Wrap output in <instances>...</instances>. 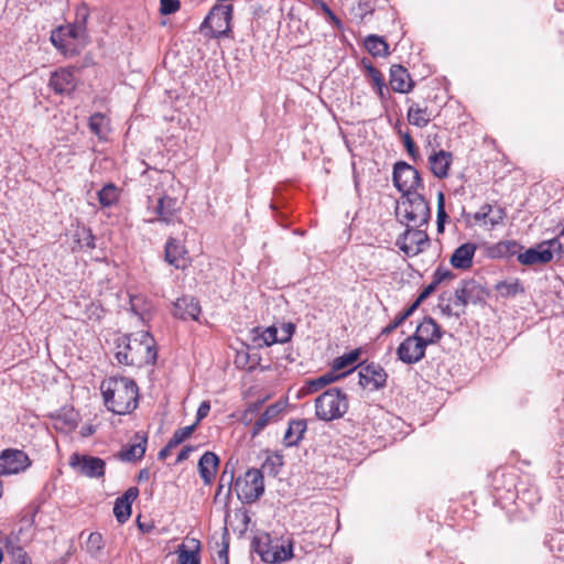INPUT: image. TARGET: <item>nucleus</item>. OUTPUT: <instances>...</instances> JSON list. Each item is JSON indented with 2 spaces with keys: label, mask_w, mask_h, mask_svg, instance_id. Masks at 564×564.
Segmentation results:
<instances>
[{
  "label": "nucleus",
  "mask_w": 564,
  "mask_h": 564,
  "mask_svg": "<svg viewBox=\"0 0 564 564\" xmlns=\"http://www.w3.org/2000/svg\"><path fill=\"white\" fill-rule=\"evenodd\" d=\"M452 161L453 154L451 152L444 150L434 151L429 156L430 170L435 177L445 178L448 175Z\"/></svg>",
  "instance_id": "obj_23"
},
{
  "label": "nucleus",
  "mask_w": 564,
  "mask_h": 564,
  "mask_svg": "<svg viewBox=\"0 0 564 564\" xmlns=\"http://www.w3.org/2000/svg\"><path fill=\"white\" fill-rule=\"evenodd\" d=\"M555 247L561 250L562 245L557 239H552L518 253L517 259L523 265L545 264L553 259Z\"/></svg>",
  "instance_id": "obj_12"
},
{
  "label": "nucleus",
  "mask_w": 564,
  "mask_h": 564,
  "mask_svg": "<svg viewBox=\"0 0 564 564\" xmlns=\"http://www.w3.org/2000/svg\"><path fill=\"white\" fill-rule=\"evenodd\" d=\"M492 212V206L490 204H485L479 212H477L475 215H474V219L476 221H481V220H486L487 218L490 217V214Z\"/></svg>",
  "instance_id": "obj_62"
},
{
  "label": "nucleus",
  "mask_w": 564,
  "mask_h": 564,
  "mask_svg": "<svg viewBox=\"0 0 564 564\" xmlns=\"http://www.w3.org/2000/svg\"><path fill=\"white\" fill-rule=\"evenodd\" d=\"M449 300H451L449 297H446V293H443L442 295H440L438 307H440L442 314L446 317L455 316L456 318H459L462 315H464L466 313V311L463 310L462 307H458L459 308L458 311H453Z\"/></svg>",
  "instance_id": "obj_42"
},
{
  "label": "nucleus",
  "mask_w": 564,
  "mask_h": 564,
  "mask_svg": "<svg viewBox=\"0 0 564 564\" xmlns=\"http://www.w3.org/2000/svg\"><path fill=\"white\" fill-rule=\"evenodd\" d=\"M360 355H361L360 348H356L347 354H344V355L335 358L333 361V370L339 371L349 366H352L355 362L358 361Z\"/></svg>",
  "instance_id": "obj_38"
},
{
  "label": "nucleus",
  "mask_w": 564,
  "mask_h": 564,
  "mask_svg": "<svg viewBox=\"0 0 564 564\" xmlns=\"http://www.w3.org/2000/svg\"><path fill=\"white\" fill-rule=\"evenodd\" d=\"M426 347L413 335L408 336L397 348L398 358L408 365L421 361L425 357Z\"/></svg>",
  "instance_id": "obj_15"
},
{
  "label": "nucleus",
  "mask_w": 564,
  "mask_h": 564,
  "mask_svg": "<svg viewBox=\"0 0 564 564\" xmlns=\"http://www.w3.org/2000/svg\"><path fill=\"white\" fill-rule=\"evenodd\" d=\"M100 391L106 408L115 414L132 413L139 404V388L127 377H109L101 381Z\"/></svg>",
  "instance_id": "obj_1"
},
{
  "label": "nucleus",
  "mask_w": 564,
  "mask_h": 564,
  "mask_svg": "<svg viewBox=\"0 0 564 564\" xmlns=\"http://www.w3.org/2000/svg\"><path fill=\"white\" fill-rule=\"evenodd\" d=\"M406 117L410 124L424 128L431 122L433 115L426 106L414 102L409 107Z\"/></svg>",
  "instance_id": "obj_29"
},
{
  "label": "nucleus",
  "mask_w": 564,
  "mask_h": 564,
  "mask_svg": "<svg viewBox=\"0 0 564 564\" xmlns=\"http://www.w3.org/2000/svg\"><path fill=\"white\" fill-rule=\"evenodd\" d=\"M448 216L445 212V196L442 192L437 195V229L438 231L443 230V224Z\"/></svg>",
  "instance_id": "obj_49"
},
{
  "label": "nucleus",
  "mask_w": 564,
  "mask_h": 564,
  "mask_svg": "<svg viewBox=\"0 0 564 564\" xmlns=\"http://www.w3.org/2000/svg\"><path fill=\"white\" fill-rule=\"evenodd\" d=\"M409 317L405 315L404 312L399 313L395 318L388 324L386 327L382 328L380 336H388L392 332H394L405 319Z\"/></svg>",
  "instance_id": "obj_51"
},
{
  "label": "nucleus",
  "mask_w": 564,
  "mask_h": 564,
  "mask_svg": "<svg viewBox=\"0 0 564 564\" xmlns=\"http://www.w3.org/2000/svg\"><path fill=\"white\" fill-rule=\"evenodd\" d=\"M228 552H229V541H228V539H226V536H224L223 545L217 551V554L214 557L215 564H229Z\"/></svg>",
  "instance_id": "obj_52"
},
{
  "label": "nucleus",
  "mask_w": 564,
  "mask_h": 564,
  "mask_svg": "<svg viewBox=\"0 0 564 564\" xmlns=\"http://www.w3.org/2000/svg\"><path fill=\"white\" fill-rule=\"evenodd\" d=\"M401 137H402L403 144L406 149L409 156L414 162H416L420 159V153H419V150H417L412 137L410 135V133L408 131L404 133H401Z\"/></svg>",
  "instance_id": "obj_48"
},
{
  "label": "nucleus",
  "mask_w": 564,
  "mask_h": 564,
  "mask_svg": "<svg viewBox=\"0 0 564 564\" xmlns=\"http://www.w3.org/2000/svg\"><path fill=\"white\" fill-rule=\"evenodd\" d=\"M6 549L14 564H32L24 549L19 545H13L9 539H7Z\"/></svg>",
  "instance_id": "obj_41"
},
{
  "label": "nucleus",
  "mask_w": 564,
  "mask_h": 564,
  "mask_svg": "<svg viewBox=\"0 0 564 564\" xmlns=\"http://www.w3.org/2000/svg\"><path fill=\"white\" fill-rule=\"evenodd\" d=\"M359 384L369 391H377L386 388L388 373L384 368L376 362L358 365Z\"/></svg>",
  "instance_id": "obj_13"
},
{
  "label": "nucleus",
  "mask_w": 564,
  "mask_h": 564,
  "mask_svg": "<svg viewBox=\"0 0 564 564\" xmlns=\"http://www.w3.org/2000/svg\"><path fill=\"white\" fill-rule=\"evenodd\" d=\"M392 181L403 196L412 195L423 187L419 171L404 161H399L394 164Z\"/></svg>",
  "instance_id": "obj_7"
},
{
  "label": "nucleus",
  "mask_w": 564,
  "mask_h": 564,
  "mask_svg": "<svg viewBox=\"0 0 564 564\" xmlns=\"http://www.w3.org/2000/svg\"><path fill=\"white\" fill-rule=\"evenodd\" d=\"M276 466H282L281 456L268 457L262 465V469L270 470V473H273L275 475L278 474V470L275 469Z\"/></svg>",
  "instance_id": "obj_59"
},
{
  "label": "nucleus",
  "mask_w": 564,
  "mask_h": 564,
  "mask_svg": "<svg viewBox=\"0 0 564 564\" xmlns=\"http://www.w3.org/2000/svg\"><path fill=\"white\" fill-rule=\"evenodd\" d=\"M62 29V31L64 32V34H66L67 39H80L84 34H85V31L80 25L78 24H68L66 26H59Z\"/></svg>",
  "instance_id": "obj_55"
},
{
  "label": "nucleus",
  "mask_w": 564,
  "mask_h": 564,
  "mask_svg": "<svg viewBox=\"0 0 564 564\" xmlns=\"http://www.w3.org/2000/svg\"><path fill=\"white\" fill-rule=\"evenodd\" d=\"M295 333V325L293 323H283L281 327V336H279L280 344L289 343Z\"/></svg>",
  "instance_id": "obj_56"
},
{
  "label": "nucleus",
  "mask_w": 564,
  "mask_h": 564,
  "mask_svg": "<svg viewBox=\"0 0 564 564\" xmlns=\"http://www.w3.org/2000/svg\"><path fill=\"white\" fill-rule=\"evenodd\" d=\"M219 458L213 452H205L198 460V473L205 485H210L216 476Z\"/></svg>",
  "instance_id": "obj_25"
},
{
  "label": "nucleus",
  "mask_w": 564,
  "mask_h": 564,
  "mask_svg": "<svg viewBox=\"0 0 564 564\" xmlns=\"http://www.w3.org/2000/svg\"><path fill=\"white\" fill-rule=\"evenodd\" d=\"M377 0H358L357 6L351 8L354 19L364 21L367 15H371L376 9Z\"/></svg>",
  "instance_id": "obj_39"
},
{
  "label": "nucleus",
  "mask_w": 564,
  "mask_h": 564,
  "mask_svg": "<svg viewBox=\"0 0 564 564\" xmlns=\"http://www.w3.org/2000/svg\"><path fill=\"white\" fill-rule=\"evenodd\" d=\"M87 551L97 555L104 549V539L99 532H91L86 543Z\"/></svg>",
  "instance_id": "obj_45"
},
{
  "label": "nucleus",
  "mask_w": 564,
  "mask_h": 564,
  "mask_svg": "<svg viewBox=\"0 0 564 564\" xmlns=\"http://www.w3.org/2000/svg\"><path fill=\"white\" fill-rule=\"evenodd\" d=\"M497 249L501 256L516 254L522 247L516 241H501L497 245Z\"/></svg>",
  "instance_id": "obj_50"
},
{
  "label": "nucleus",
  "mask_w": 564,
  "mask_h": 564,
  "mask_svg": "<svg viewBox=\"0 0 564 564\" xmlns=\"http://www.w3.org/2000/svg\"><path fill=\"white\" fill-rule=\"evenodd\" d=\"M361 64L365 67L368 77L371 79L373 87L377 90L378 96L380 99H384V87L386 82L382 73L377 69L375 66H372L371 62L367 58L361 59Z\"/></svg>",
  "instance_id": "obj_33"
},
{
  "label": "nucleus",
  "mask_w": 564,
  "mask_h": 564,
  "mask_svg": "<svg viewBox=\"0 0 564 564\" xmlns=\"http://www.w3.org/2000/svg\"><path fill=\"white\" fill-rule=\"evenodd\" d=\"M52 44L64 55L68 53V39L61 28L55 29L51 34Z\"/></svg>",
  "instance_id": "obj_44"
},
{
  "label": "nucleus",
  "mask_w": 564,
  "mask_h": 564,
  "mask_svg": "<svg viewBox=\"0 0 564 564\" xmlns=\"http://www.w3.org/2000/svg\"><path fill=\"white\" fill-rule=\"evenodd\" d=\"M232 10V4L220 3L214 6L204 19L200 30L208 29L210 32L209 36L215 39L228 36L231 31Z\"/></svg>",
  "instance_id": "obj_6"
},
{
  "label": "nucleus",
  "mask_w": 564,
  "mask_h": 564,
  "mask_svg": "<svg viewBox=\"0 0 564 564\" xmlns=\"http://www.w3.org/2000/svg\"><path fill=\"white\" fill-rule=\"evenodd\" d=\"M307 429L306 420L297 419L291 420L289 426L284 433L283 442L288 447L296 446Z\"/></svg>",
  "instance_id": "obj_27"
},
{
  "label": "nucleus",
  "mask_w": 564,
  "mask_h": 564,
  "mask_svg": "<svg viewBox=\"0 0 564 564\" xmlns=\"http://www.w3.org/2000/svg\"><path fill=\"white\" fill-rule=\"evenodd\" d=\"M403 197L405 198L402 200L404 218L415 227L427 225L431 218V209L424 196L416 192Z\"/></svg>",
  "instance_id": "obj_8"
},
{
  "label": "nucleus",
  "mask_w": 564,
  "mask_h": 564,
  "mask_svg": "<svg viewBox=\"0 0 564 564\" xmlns=\"http://www.w3.org/2000/svg\"><path fill=\"white\" fill-rule=\"evenodd\" d=\"M348 409V395L339 388H329L315 399V415L321 421L341 419Z\"/></svg>",
  "instance_id": "obj_3"
},
{
  "label": "nucleus",
  "mask_w": 564,
  "mask_h": 564,
  "mask_svg": "<svg viewBox=\"0 0 564 564\" xmlns=\"http://www.w3.org/2000/svg\"><path fill=\"white\" fill-rule=\"evenodd\" d=\"M180 209L181 207L176 198L163 195L158 199L154 207L156 218L151 219L150 223L160 221L166 225L172 224Z\"/></svg>",
  "instance_id": "obj_20"
},
{
  "label": "nucleus",
  "mask_w": 564,
  "mask_h": 564,
  "mask_svg": "<svg viewBox=\"0 0 564 564\" xmlns=\"http://www.w3.org/2000/svg\"><path fill=\"white\" fill-rule=\"evenodd\" d=\"M227 468H228V464L226 465L225 470L223 471V474L220 476V480H219V485H218V488H217V491H216V496H218L223 491L225 482L228 484V495L231 492V487H232V484H234V471L231 470L230 473H228Z\"/></svg>",
  "instance_id": "obj_54"
},
{
  "label": "nucleus",
  "mask_w": 564,
  "mask_h": 564,
  "mask_svg": "<svg viewBox=\"0 0 564 564\" xmlns=\"http://www.w3.org/2000/svg\"><path fill=\"white\" fill-rule=\"evenodd\" d=\"M234 488L238 499L246 505L259 500L264 492L263 474L260 469L250 468L243 476L234 479Z\"/></svg>",
  "instance_id": "obj_5"
},
{
  "label": "nucleus",
  "mask_w": 564,
  "mask_h": 564,
  "mask_svg": "<svg viewBox=\"0 0 564 564\" xmlns=\"http://www.w3.org/2000/svg\"><path fill=\"white\" fill-rule=\"evenodd\" d=\"M252 546L265 563H281L293 556L290 539L272 538L269 533L256 535Z\"/></svg>",
  "instance_id": "obj_4"
},
{
  "label": "nucleus",
  "mask_w": 564,
  "mask_h": 564,
  "mask_svg": "<svg viewBox=\"0 0 564 564\" xmlns=\"http://www.w3.org/2000/svg\"><path fill=\"white\" fill-rule=\"evenodd\" d=\"M316 7L321 9V11L325 14L326 19L333 24L337 30L343 29V23L340 19L332 11V9L324 1L316 2Z\"/></svg>",
  "instance_id": "obj_46"
},
{
  "label": "nucleus",
  "mask_w": 564,
  "mask_h": 564,
  "mask_svg": "<svg viewBox=\"0 0 564 564\" xmlns=\"http://www.w3.org/2000/svg\"><path fill=\"white\" fill-rule=\"evenodd\" d=\"M476 245L473 242H466L455 249L451 257V264L455 269L467 270L473 265V259L476 252Z\"/></svg>",
  "instance_id": "obj_24"
},
{
  "label": "nucleus",
  "mask_w": 564,
  "mask_h": 564,
  "mask_svg": "<svg viewBox=\"0 0 564 564\" xmlns=\"http://www.w3.org/2000/svg\"><path fill=\"white\" fill-rule=\"evenodd\" d=\"M48 86L58 95H69L77 86V78L72 68H59L52 73Z\"/></svg>",
  "instance_id": "obj_16"
},
{
  "label": "nucleus",
  "mask_w": 564,
  "mask_h": 564,
  "mask_svg": "<svg viewBox=\"0 0 564 564\" xmlns=\"http://www.w3.org/2000/svg\"><path fill=\"white\" fill-rule=\"evenodd\" d=\"M69 465L82 475L89 478H100L105 475L104 459L89 455L73 454L69 457Z\"/></svg>",
  "instance_id": "obj_14"
},
{
  "label": "nucleus",
  "mask_w": 564,
  "mask_h": 564,
  "mask_svg": "<svg viewBox=\"0 0 564 564\" xmlns=\"http://www.w3.org/2000/svg\"><path fill=\"white\" fill-rule=\"evenodd\" d=\"M88 17V8L86 6H82L76 11V18L74 23L80 25L84 30H86Z\"/></svg>",
  "instance_id": "obj_58"
},
{
  "label": "nucleus",
  "mask_w": 564,
  "mask_h": 564,
  "mask_svg": "<svg viewBox=\"0 0 564 564\" xmlns=\"http://www.w3.org/2000/svg\"><path fill=\"white\" fill-rule=\"evenodd\" d=\"M354 370V368L351 369V371ZM350 372V370L348 371V373ZM347 375V372H344L341 373L340 376H337V375H334L333 372H327L325 375H322L315 379H311L306 382L307 384V390L308 392L313 393V392H317L318 390H321L322 388L333 383L334 381H336L337 379H339L340 377H345Z\"/></svg>",
  "instance_id": "obj_37"
},
{
  "label": "nucleus",
  "mask_w": 564,
  "mask_h": 564,
  "mask_svg": "<svg viewBox=\"0 0 564 564\" xmlns=\"http://www.w3.org/2000/svg\"><path fill=\"white\" fill-rule=\"evenodd\" d=\"M390 86L395 93L406 94L414 87V82L405 67L394 64L390 68Z\"/></svg>",
  "instance_id": "obj_22"
},
{
  "label": "nucleus",
  "mask_w": 564,
  "mask_h": 564,
  "mask_svg": "<svg viewBox=\"0 0 564 564\" xmlns=\"http://www.w3.org/2000/svg\"><path fill=\"white\" fill-rule=\"evenodd\" d=\"M413 336L427 347L429 345L436 344L443 336L440 325L431 316H425L417 325Z\"/></svg>",
  "instance_id": "obj_17"
},
{
  "label": "nucleus",
  "mask_w": 564,
  "mask_h": 564,
  "mask_svg": "<svg viewBox=\"0 0 564 564\" xmlns=\"http://www.w3.org/2000/svg\"><path fill=\"white\" fill-rule=\"evenodd\" d=\"M490 215L491 216L489 217V224L491 226H496V225L502 223V220L507 216L506 209L503 207H497L496 209L492 208V212Z\"/></svg>",
  "instance_id": "obj_60"
},
{
  "label": "nucleus",
  "mask_w": 564,
  "mask_h": 564,
  "mask_svg": "<svg viewBox=\"0 0 564 564\" xmlns=\"http://www.w3.org/2000/svg\"><path fill=\"white\" fill-rule=\"evenodd\" d=\"M196 424H192L188 426L180 427L174 431L172 437L169 440L175 447L181 445L184 441L191 437V435L196 430Z\"/></svg>",
  "instance_id": "obj_43"
},
{
  "label": "nucleus",
  "mask_w": 564,
  "mask_h": 564,
  "mask_svg": "<svg viewBox=\"0 0 564 564\" xmlns=\"http://www.w3.org/2000/svg\"><path fill=\"white\" fill-rule=\"evenodd\" d=\"M138 496L139 489L137 487H130L122 496L116 499L113 514L119 523H124L129 520L132 512V502Z\"/></svg>",
  "instance_id": "obj_21"
},
{
  "label": "nucleus",
  "mask_w": 564,
  "mask_h": 564,
  "mask_svg": "<svg viewBox=\"0 0 564 564\" xmlns=\"http://www.w3.org/2000/svg\"><path fill=\"white\" fill-rule=\"evenodd\" d=\"M115 358L120 365L141 368L154 365L158 350L154 338L148 332H142L140 338L123 335L116 339Z\"/></svg>",
  "instance_id": "obj_2"
},
{
  "label": "nucleus",
  "mask_w": 564,
  "mask_h": 564,
  "mask_svg": "<svg viewBox=\"0 0 564 564\" xmlns=\"http://www.w3.org/2000/svg\"><path fill=\"white\" fill-rule=\"evenodd\" d=\"M32 464L29 455L17 448H6L0 453V475L9 476L25 471Z\"/></svg>",
  "instance_id": "obj_11"
},
{
  "label": "nucleus",
  "mask_w": 564,
  "mask_h": 564,
  "mask_svg": "<svg viewBox=\"0 0 564 564\" xmlns=\"http://www.w3.org/2000/svg\"><path fill=\"white\" fill-rule=\"evenodd\" d=\"M209 411H210L209 401H203L197 409L196 421L194 424H196V426H197L199 424V422L208 415Z\"/></svg>",
  "instance_id": "obj_61"
},
{
  "label": "nucleus",
  "mask_w": 564,
  "mask_h": 564,
  "mask_svg": "<svg viewBox=\"0 0 564 564\" xmlns=\"http://www.w3.org/2000/svg\"><path fill=\"white\" fill-rule=\"evenodd\" d=\"M252 341L257 347L272 346L273 344H280L278 336V328L272 325L264 329L261 327H254L251 329Z\"/></svg>",
  "instance_id": "obj_28"
},
{
  "label": "nucleus",
  "mask_w": 564,
  "mask_h": 564,
  "mask_svg": "<svg viewBox=\"0 0 564 564\" xmlns=\"http://www.w3.org/2000/svg\"><path fill=\"white\" fill-rule=\"evenodd\" d=\"M59 423H63L65 427H67L68 430L75 429L77 425L76 414L73 411H70L69 413H66L65 419H62L61 415H57L55 426L61 427L58 425Z\"/></svg>",
  "instance_id": "obj_57"
},
{
  "label": "nucleus",
  "mask_w": 564,
  "mask_h": 564,
  "mask_svg": "<svg viewBox=\"0 0 564 564\" xmlns=\"http://www.w3.org/2000/svg\"><path fill=\"white\" fill-rule=\"evenodd\" d=\"M395 246L408 257H414L430 246V238L425 230L406 226V229L397 238Z\"/></svg>",
  "instance_id": "obj_9"
},
{
  "label": "nucleus",
  "mask_w": 564,
  "mask_h": 564,
  "mask_svg": "<svg viewBox=\"0 0 564 564\" xmlns=\"http://www.w3.org/2000/svg\"><path fill=\"white\" fill-rule=\"evenodd\" d=\"M365 47L373 57L387 56L389 54V45L386 40L379 35H368L365 40Z\"/></svg>",
  "instance_id": "obj_34"
},
{
  "label": "nucleus",
  "mask_w": 564,
  "mask_h": 564,
  "mask_svg": "<svg viewBox=\"0 0 564 564\" xmlns=\"http://www.w3.org/2000/svg\"><path fill=\"white\" fill-rule=\"evenodd\" d=\"M285 409V403L278 401L269 405L265 411L258 417L252 426V436L260 434V432L272 421H275Z\"/></svg>",
  "instance_id": "obj_26"
},
{
  "label": "nucleus",
  "mask_w": 564,
  "mask_h": 564,
  "mask_svg": "<svg viewBox=\"0 0 564 564\" xmlns=\"http://www.w3.org/2000/svg\"><path fill=\"white\" fill-rule=\"evenodd\" d=\"M496 290L502 297H511L524 292V288L518 280L513 282L501 281L497 283Z\"/></svg>",
  "instance_id": "obj_40"
},
{
  "label": "nucleus",
  "mask_w": 564,
  "mask_h": 564,
  "mask_svg": "<svg viewBox=\"0 0 564 564\" xmlns=\"http://www.w3.org/2000/svg\"><path fill=\"white\" fill-rule=\"evenodd\" d=\"M454 278L455 274L451 270L438 267L433 273L432 282L427 286H425L419 294V302H423L424 300H426L442 282L446 280H452Z\"/></svg>",
  "instance_id": "obj_30"
},
{
  "label": "nucleus",
  "mask_w": 564,
  "mask_h": 564,
  "mask_svg": "<svg viewBox=\"0 0 564 564\" xmlns=\"http://www.w3.org/2000/svg\"><path fill=\"white\" fill-rule=\"evenodd\" d=\"M487 292L474 279L462 280L459 286L454 292V305L466 308L468 304H478L485 302Z\"/></svg>",
  "instance_id": "obj_10"
},
{
  "label": "nucleus",
  "mask_w": 564,
  "mask_h": 564,
  "mask_svg": "<svg viewBox=\"0 0 564 564\" xmlns=\"http://www.w3.org/2000/svg\"><path fill=\"white\" fill-rule=\"evenodd\" d=\"M95 236L89 228H83L78 232V243L82 248L94 249L96 247Z\"/></svg>",
  "instance_id": "obj_47"
},
{
  "label": "nucleus",
  "mask_w": 564,
  "mask_h": 564,
  "mask_svg": "<svg viewBox=\"0 0 564 564\" xmlns=\"http://www.w3.org/2000/svg\"><path fill=\"white\" fill-rule=\"evenodd\" d=\"M195 449L194 446H191V445H187V446H184L181 452L177 454V457H176V460H175V464H180L184 460H186L191 453Z\"/></svg>",
  "instance_id": "obj_63"
},
{
  "label": "nucleus",
  "mask_w": 564,
  "mask_h": 564,
  "mask_svg": "<svg viewBox=\"0 0 564 564\" xmlns=\"http://www.w3.org/2000/svg\"><path fill=\"white\" fill-rule=\"evenodd\" d=\"M172 314L182 321H198L200 315L199 302L193 296H183L174 302Z\"/></svg>",
  "instance_id": "obj_19"
},
{
  "label": "nucleus",
  "mask_w": 564,
  "mask_h": 564,
  "mask_svg": "<svg viewBox=\"0 0 564 564\" xmlns=\"http://www.w3.org/2000/svg\"><path fill=\"white\" fill-rule=\"evenodd\" d=\"M88 127L95 135L100 140H104L107 138L109 132V120L104 113L96 112L90 116Z\"/></svg>",
  "instance_id": "obj_35"
},
{
  "label": "nucleus",
  "mask_w": 564,
  "mask_h": 564,
  "mask_svg": "<svg viewBox=\"0 0 564 564\" xmlns=\"http://www.w3.org/2000/svg\"><path fill=\"white\" fill-rule=\"evenodd\" d=\"M145 449L147 437L142 436L138 443L122 447L118 453V458L122 462H137L144 456Z\"/></svg>",
  "instance_id": "obj_31"
},
{
  "label": "nucleus",
  "mask_w": 564,
  "mask_h": 564,
  "mask_svg": "<svg viewBox=\"0 0 564 564\" xmlns=\"http://www.w3.org/2000/svg\"><path fill=\"white\" fill-rule=\"evenodd\" d=\"M98 200L102 207H111L119 200V189L113 183H108L98 192Z\"/></svg>",
  "instance_id": "obj_36"
},
{
  "label": "nucleus",
  "mask_w": 564,
  "mask_h": 564,
  "mask_svg": "<svg viewBox=\"0 0 564 564\" xmlns=\"http://www.w3.org/2000/svg\"><path fill=\"white\" fill-rule=\"evenodd\" d=\"M174 448H176V447L169 441L166 443V445L159 452V454H158L159 459H161V460L166 459L171 455V453Z\"/></svg>",
  "instance_id": "obj_64"
},
{
  "label": "nucleus",
  "mask_w": 564,
  "mask_h": 564,
  "mask_svg": "<svg viewBox=\"0 0 564 564\" xmlns=\"http://www.w3.org/2000/svg\"><path fill=\"white\" fill-rule=\"evenodd\" d=\"M181 3L178 0H160V12L163 15L173 14L178 11Z\"/></svg>",
  "instance_id": "obj_53"
},
{
  "label": "nucleus",
  "mask_w": 564,
  "mask_h": 564,
  "mask_svg": "<svg viewBox=\"0 0 564 564\" xmlns=\"http://www.w3.org/2000/svg\"><path fill=\"white\" fill-rule=\"evenodd\" d=\"M191 543V549H187L184 544L178 546L177 553L180 564H200V542L196 539H192Z\"/></svg>",
  "instance_id": "obj_32"
},
{
  "label": "nucleus",
  "mask_w": 564,
  "mask_h": 564,
  "mask_svg": "<svg viewBox=\"0 0 564 564\" xmlns=\"http://www.w3.org/2000/svg\"><path fill=\"white\" fill-rule=\"evenodd\" d=\"M187 250L185 246L177 239L170 237L165 243L164 256L165 261L176 269L184 270L188 265Z\"/></svg>",
  "instance_id": "obj_18"
}]
</instances>
